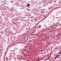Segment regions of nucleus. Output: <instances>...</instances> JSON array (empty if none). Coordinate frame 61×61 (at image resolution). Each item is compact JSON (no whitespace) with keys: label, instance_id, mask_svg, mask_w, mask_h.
<instances>
[{"label":"nucleus","instance_id":"1","mask_svg":"<svg viewBox=\"0 0 61 61\" xmlns=\"http://www.w3.org/2000/svg\"><path fill=\"white\" fill-rule=\"evenodd\" d=\"M27 7H29V4H27Z\"/></svg>","mask_w":61,"mask_h":61},{"label":"nucleus","instance_id":"2","mask_svg":"<svg viewBox=\"0 0 61 61\" xmlns=\"http://www.w3.org/2000/svg\"><path fill=\"white\" fill-rule=\"evenodd\" d=\"M59 56V55H57L56 56L57 57H58V56Z\"/></svg>","mask_w":61,"mask_h":61},{"label":"nucleus","instance_id":"3","mask_svg":"<svg viewBox=\"0 0 61 61\" xmlns=\"http://www.w3.org/2000/svg\"><path fill=\"white\" fill-rule=\"evenodd\" d=\"M59 53V54H61V52L60 51Z\"/></svg>","mask_w":61,"mask_h":61},{"label":"nucleus","instance_id":"4","mask_svg":"<svg viewBox=\"0 0 61 61\" xmlns=\"http://www.w3.org/2000/svg\"><path fill=\"white\" fill-rule=\"evenodd\" d=\"M56 57H57L56 56V57H55V59H56Z\"/></svg>","mask_w":61,"mask_h":61},{"label":"nucleus","instance_id":"5","mask_svg":"<svg viewBox=\"0 0 61 61\" xmlns=\"http://www.w3.org/2000/svg\"><path fill=\"white\" fill-rule=\"evenodd\" d=\"M29 49L30 50V48H29Z\"/></svg>","mask_w":61,"mask_h":61}]
</instances>
